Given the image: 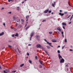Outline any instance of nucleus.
I'll use <instances>...</instances> for the list:
<instances>
[{"label": "nucleus", "mask_w": 73, "mask_h": 73, "mask_svg": "<svg viewBox=\"0 0 73 73\" xmlns=\"http://www.w3.org/2000/svg\"><path fill=\"white\" fill-rule=\"evenodd\" d=\"M64 47H65V46H63L62 47V49H64Z\"/></svg>", "instance_id": "obj_27"}, {"label": "nucleus", "mask_w": 73, "mask_h": 73, "mask_svg": "<svg viewBox=\"0 0 73 73\" xmlns=\"http://www.w3.org/2000/svg\"><path fill=\"white\" fill-rule=\"evenodd\" d=\"M39 62L40 63V64H41L42 65V64H42V62H41V61H39Z\"/></svg>", "instance_id": "obj_22"}, {"label": "nucleus", "mask_w": 73, "mask_h": 73, "mask_svg": "<svg viewBox=\"0 0 73 73\" xmlns=\"http://www.w3.org/2000/svg\"><path fill=\"white\" fill-rule=\"evenodd\" d=\"M5 48V47H3L2 48V49H4Z\"/></svg>", "instance_id": "obj_62"}, {"label": "nucleus", "mask_w": 73, "mask_h": 73, "mask_svg": "<svg viewBox=\"0 0 73 73\" xmlns=\"http://www.w3.org/2000/svg\"><path fill=\"white\" fill-rule=\"evenodd\" d=\"M71 23H72V22H70V23H69V24H71Z\"/></svg>", "instance_id": "obj_45"}, {"label": "nucleus", "mask_w": 73, "mask_h": 73, "mask_svg": "<svg viewBox=\"0 0 73 73\" xmlns=\"http://www.w3.org/2000/svg\"><path fill=\"white\" fill-rule=\"evenodd\" d=\"M15 36H16V37H18L19 34L17 33H16V34L15 35Z\"/></svg>", "instance_id": "obj_14"}, {"label": "nucleus", "mask_w": 73, "mask_h": 73, "mask_svg": "<svg viewBox=\"0 0 73 73\" xmlns=\"http://www.w3.org/2000/svg\"><path fill=\"white\" fill-rule=\"evenodd\" d=\"M42 66L41 65H40L39 66V68H42Z\"/></svg>", "instance_id": "obj_20"}, {"label": "nucleus", "mask_w": 73, "mask_h": 73, "mask_svg": "<svg viewBox=\"0 0 73 73\" xmlns=\"http://www.w3.org/2000/svg\"><path fill=\"white\" fill-rule=\"evenodd\" d=\"M3 25H4V27H5V23H3Z\"/></svg>", "instance_id": "obj_32"}, {"label": "nucleus", "mask_w": 73, "mask_h": 73, "mask_svg": "<svg viewBox=\"0 0 73 73\" xmlns=\"http://www.w3.org/2000/svg\"><path fill=\"white\" fill-rule=\"evenodd\" d=\"M20 27L21 28V27H22V25H20Z\"/></svg>", "instance_id": "obj_47"}, {"label": "nucleus", "mask_w": 73, "mask_h": 73, "mask_svg": "<svg viewBox=\"0 0 73 73\" xmlns=\"http://www.w3.org/2000/svg\"><path fill=\"white\" fill-rule=\"evenodd\" d=\"M12 37H15V35H12Z\"/></svg>", "instance_id": "obj_41"}, {"label": "nucleus", "mask_w": 73, "mask_h": 73, "mask_svg": "<svg viewBox=\"0 0 73 73\" xmlns=\"http://www.w3.org/2000/svg\"><path fill=\"white\" fill-rule=\"evenodd\" d=\"M52 42H56V40L55 39H52Z\"/></svg>", "instance_id": "obj_12"}, {"label": "nucleus", "mask_w": 73, "mask_h": 73, "mask_svg": "<svg viewBox=\"0 0 73 73\" xmlns=\"http://www.w3.org/2000/svg\"><path fill=\"white\" fill-rule=\"evenodd\" d=\"M8 47H9V48H11V47H12V46H11L10 45H8Z\"/></svg>", "instance_id": "obj_26"}, {"label": "nucleus", "mask_w": 73, "mask_h": 73, "mask_svg": "<svg viewBox=\"0 0 73 73\" xmlns=\"http://www.w3.org/2000/svg\"><path fill=\"white\" fill-rule=\"evenodd\" d=\"M6 71L7 72H9V70H6Z\"/></svg>", "instance_id": "obj_18"}, {"label": "nucleus", "mask_w": 73, "mask_h": 73, "mask_svg": "<svg viewBox=\"0 0 73 73\" xmlns=\"http://www.w3.org/2000/svg\"><path fill=\"white\" fill-rule=\"evenodd\" d=\"M31 38H32V37H31L30 39V41H31Z\"/></svg>", "instance_id": "obj_48"}, {"label": "nucleus", "mask_w": 73, "mask_h": 73, "mask_svg": "<svg viewBox=\"0 0 73 73\" xmlns=\"http://www.w3.org/2000/svg\"><path fill=\"white\" fill-rule=\"evenodd\" d=\"M9 13L10 14H11V13H12V12H9Z\"/></svg>", "instance_id": "obj_53"}, {"label": "nucleus", "mask_w": 73, "mask_h": 73, "mask_svg": "<svg viewBox=\"0 0 73 73\" xmlns=\"http://www.w3.org/2000/svg\"><path fill=\"white\" fill-rule=\"evenodd\" d=\"M24 3V1H23V2H22V4H23V3Z\"/></svg>", "instance_id": "obj_52"}, {"label": "nucleus", "mask_w": 73, "mask_h": 73, "mask_svg": "<svg viewBox=\"0 0 73 73\" xmlns=\"http://www.w3.org/2000/svg\"><path fill=\"white\" fill-rule=\"evenodd\" d=\"M62 36L63 37H64V34H62Z\"/></svg>", "instance_id": "obj_59"}, {"label": "nucleus", "mask_w": 73, "mask_h": 73, "mask_svg": "<svg viewBox=\"0 0 73 73\" xmlns=\"http://www.w3.org/2000/svg\"><path fill=\"white\" fill-rule=\"evenodd\" d=\"M52 11H48V13H51Z\"/></svg>", "instance_id": "obj_31"}, {"label": "nucleus", "mask_w": 73, "mask_h": 73, "mask_svg": "<svg viewBox=\"0 0 73 73\" xmlns=\"http://www.w3.org/2000/svg\"><path fill=\"white\" fill-rule=\"evenodd\" d=\"M49 34H50V35H51L52 34V32H49Z\"/></svg>", "instance_id": "obj_19"}, {"label": "nucleus", "mask_w": 73, "mask_h": 73, "mask_svg": "<svg viewBox=\"0 0 73 73\" xmlns=\"http://www.w3.org/2000/svg\"><path fill=\"white\" fill-rule=\"evenodd\" d=\"M72 18H73V16H72L71 18V19H72Z\"/></svg>", "instance_id": "obj_60"}, {"label": "nucleus", "mask_w": 73, "mask_h": 73, "mask_svg": "<svg viewBox=\"0 0 73 73\" xmlns=\"http://www.w3.org/2000/svg\"><path fill=\"white\" fill-rule=\"evenodd\" d=\"M27 24H26L25 26V27H27Z\"/></svg>", "instance_id": "obj_61"}, {"label": "nucleus", "mask_w": 73, "mask_h": 73, "mask_svg": "<svg viewBox=\"0 0 73 73\" xmlns=\"http://www.w3.org/2000/svg\"><path fill=\"white\" fill-rule=\"evenodd\" d=\"M4 34V32H2L1 33H0V36H3V35Z\"/></svg>", "instance_id": "obj_11"}, {"label": "nucleus", "mask_w": 73, "mask_h": 73, "mask_svg": "<svg viewBox=\"0 0 73 73\" xmlns=\"http://www.w3.org/2000/svg\"><path fill=\"white\" fill-rule=\"evenodd\" d=\"M68 4L70 6V2H68Z\"/></svg>", "instance_id": "obj_46"}, {"label": "nucleus", "mask_w": 73, "mask_h": 73, "mask_svg": "<svg viewBox=\"0 0 73 73\" xmlns=\"http://www.w3.org/2000/svg\"><path fill=\"white\" fill-rule=\"evenodd\" d=\"M70 51H73V50L72 49H70Z\"/></svg>", "instance_id": "obj_43"}, {"label": "nucleus", "mask_w": 73, "mask_h": 73, "mask_svg": "<svg viewBox=\"0 0 73 73\" xmlns=\"http://www.w3.org/2000/svg\"><path fill=\"white\" fill-rule=\"evenodd\" d=\"M65 42H67V40H66V39H65Z\"/></svg>", "instance_id": "obj_29"}, {"label": "nucleus", "mask_w": 73, "mask_h": 73, "mask_svg": "<svg viewBox=\"0 0 73 73\" xmlns=\"http://www.w3.org/2000/svg\"><path fill=\"white\" fill-rule=\"evenodd\" d=\"M60 12H62V10H60Z\"/></svg>", "instance_id": "obj_55"}, {"label": "nucleus", "mask_w": 73, "mask_h": 73, "mask_svg": "<svg viewBox=\"0 0 73 73\" xmlns=\"http://www.w3.org/2000/svg\"><path fill=\"white\" fill-rule=\"evenodd\" d=\"M13 73H15V72H16V71H12V72L13 73Z\"/></svg>", "instance_id": "obj_25"}, {"label": "nucleus", "mask_w": 73, "mask_h": 73, "mask_svg": "<svg viewBox=\"0 0 73 73\" xmlns=\"http://www.w3.org/2000/svg\"><path fill=\"white\" fill-rule=\"evenodd\" d=\"M13 18L14 19V20H15L16 19V17H13Z\"/></svg>", "instance_id": "obj_33"}, {"label": "nucleus", "mask_w": 73, "mask_h": 73, "mask_svg": "<svg viewBox=\"0 0 73 73\" xmlns=\"http://www.w3.org/2000/svg\"><path fill=\"white\" fill-rule=\"evenodd\" d=\"M68 13L67 12H65L64 13H65V14H66Z\"/></svg>", "instance_id": "obj_40"}, {"label": "nucleus", "mask_w": 73, "mask_h": 73, "mask_svg": "<svg viewBox=\"0 0 73 73\" xmlns=\"http://www.w3.org/2000/svg\"><path fill=\"white\" fill-rule=\"evenodd\" d=\"M20 19H19L18 22H19V23H20Z\"/></svg>", "instance_id": "obj_49"}, {"label": "nucleus", "mask_w": 73, "mask_h": 73, "mask_svg": "<svg viewBox=\"0 0 73 73\" xmlns=\"http://www.w3.org/2000/svg\"><path fill=\"white\" fill-rule=\"evenodd\" d=\"M36 38H37V37H40V36H39L38 35H36Z\"/></svg>", "instance_id": "obj_21"}, {"label": "nucleus", "mask_w": 73, "mask_h": 73, "mask_svg": "<svg viewBox=\"0 0 73 73\" xmlns=\"http://www.w3.org/2000/svg\"><path fill=\"white\" fill-rule=\"evenodd\" d=\"M63 25H66V24L65 23H63L62 24Z\"/></svg>", "instance_id": "obj_16"}, {"label": "nucleus", "mask_w": 73, "mask_h": 73, "mask_svg": "<svg viewBox=\"0 0 73 73\" xmlns=\"http://www.w3.org/2000/svg\"><path fill=\"white\" fill-rule=\"evenodd\" d=\"M45 52L46 53V54H48V52H47V51H45Z\"/></svg>", "instance_id": "obj_35"}, {"label": "nucleus", "mask_w": 73, "mask_h": 73, "mask_svg": "<svg viewBox=\"0 0 73 73\" xmlns=\"http://www.w3.org/2000/svg\"><path fill=\"white\" fill-rule=\"evenodd\" d=\"M58 57L60 60H61V58H62V56H61L60 55V54H58Z\"/></svg>", "instance_id": "obj_6"}, {"label": "nucleus", "mask_w": 73, "mask_h": 73, "mask_svg": "<svg viewBox=\"0 0 73 73\" xmlns=\"http://www.w3.org/2000/svg\"><path fill=\"white\" fill-rule=\"evenodd\" d=\"M59 14V15H60L61 16H64V14L61 13H60Z\"/></svg>", "instance_id": "obj_8"}, {"label": "nucleus", "mask_w": 73, "mask_h": 73, "mask_svg": "<svg viewBox=\"0 0 73 73\" xmlns=\"http://www.w3.org/2000/svg\"><path fill=\"white\" fill-rule=\"evenodd\" d=\"M51 14H52V15H53V13L52 12V13H51Z\"/></svg>", "instance_id": "obj_63"}, {"label": "nucleus", "mask_w": 73, "mask_h": 73, "mask_svg": "<svg viewBox=\"0 0 73 73\" xmlns=\"http://www.w3.org/2000/svg\"><path fill=\"white\" fill-rule=\"evenodd\" d=\"M28 45V46H31V44H29Z\"/></svg>", "instance_id": "obj_42"}, {"label": "nucleus", "mask_w": 73, "mask_h": 73, "mask_svg": "<svg viewBox=\"0 0 73 73\" xmlns=\"http://www.w3.org/2000/svg\"><path fill=\"white\" fill-rule=\"evenodd\" d=\"M63 28L64 29H65V27H64V26H63Z\"/></svg>", "instance_id": "obj_39"}, {"label": "nucleus", "mask_w": 73, "mask_h": 73, "mask_svg": "<svg viewBox=\"0 0 73 73\" xmlns=\"http://www.w3.org/2000/svg\"><path fill=\"white\" fill-rule=\"evenodd\" d=\"M24 65V64H23L20 65V67H23Z\"/></svg>", "instance_id": "obj_15"}, {"label": "nucleus", "mask_w": 73, "mask_h": 73, "mask_svg": "<svg viewBox=\"0 0 73 73\" xmlns=\"http://www.w3.org/2000/svg\"><path fill=\"white\" fill-rule=\"evenodd\" d=\"M58 48H60V46H58Z\"/></svg>", "instance_id": "obj_58"}, {"label": "nucleus", "mask_w": 73, "mask_h": 73, "mask_svg": "<svg viewBox=\"0 0 73 73\" xmlns=\"http://www.w3.org/2000/svg\"><path fill=\"white\" fill-rule=\"evenodd\" d=\"M29 17V16L28 15H27L26 16V21H28V18Z\"/></svg>", "instance_id": "obj_5"}, {"label": "nucleus", "mask_w": 73, "mask_h": 73, "mask_svg": "<svg viewBox=\"0 0 73 73\" xmlns=\"http://www.w3.org/2000/svg\"><path fill=\"white\" fill-rule=\"evenodd\" d=\"M9 42H12V41H11V40H9Z\"/></svg>", "instance_id": "obj_50"}, {"label": "nucleus", "mask_w": 73, "mask_h": 73, "mask_svg": "<svg viewBox=\"0 0 73 73\" xmlns=\"http://www.w3.org/2000/svg\"><path fill=\"white\" fill-rule=\"evenodd\" d=\"M35 33L34 32H33L31 33V37H32L33 36V35H34Z\"/></svg>", "instance_id": "obj_4"}, {"label": "nucleus", "mask_w": 73, "mask_h": 73, "mask_svg": "<svg viewBox=\"0 0 73 73\" xmlns=\"http://www.w3.org/2000/svg\"><path fill=\"white\" fill-rule=\"evenodd\" d=\"M21 21L22 22H24V19H21Z\"/></svg>", "instance_id": "obj_36"}, {"label": "nucleus", "mask_w": 73, "mask_h": 73, "mask_svg": "<svg viewBox=\"0 0 73 73\" xmlns=\"http://www.w3.org/2000/svg\"><path fill=\"white\" fill-rule=\"evenodd\" d=\"M45 21H46V20H44L42 21V22H45Z\"/></svg>", "instance_id": "obj_30"}, {"label": "nucleus", "mask_w": 73, "mask_h": 73, "mask_svg": "<svg viewBox=\"0 0 73 73\" xmlns=\"http://www.w3.org/2000/svg\"><path fill=\"white\" fill-rule=\"evenodd\" d=\"M66 66H68V64H66Z\"/></svg>", "instance_id": "obj_56"}, {"label": "nucleus", "mask_w": 73, "mask_h": 73, "mask_svg": "<svg viewBox=\"0 0 73 73\" xmlns=\"http://www.w3.org/2000/svg\"><path fill=\"white\" fill-rule=\"evenodd\" d=\"M54 4L52 3V7H54L55 6H54V5L56 4V2H55L54 1Z\"/></svg>", "instance_id": "obj_9"}, {"label": "nucleus", "mask_w": 73, "mask_h": 73, "mask_svg": "<svg viewBox=\"0 0 73 73\" xmlns=\"http://www.w3.org/2000/svg\"><path fill=\"white\" fill-rule=\"evenodd\" d=\"M36 47L37 48H41V45H40V44H38L36 45Z\"/></svg>", "instance_id": "obj_3"}, {"label": "nucleus", "mask_w": 73, "mask_h": 73, "mask_svg": "<svg viewBox=\"0 0 73 73\" xmlns=\"http://www.w3.org/2000/svg\"><path fill=\"white\" fill-rule=\"evenodd\" d=\"M61 33H62V35H63V34H64V32H63L62 31V32H61Z\"/></svg>", "instance_id": "obj_38"}, {"label": "nucleus", "mask_w": 73, "mask_h": 73, "mask_svg": "<svg viewBox=\"0 0 73 73\" xmlns=\"http://www.w3.org/2000/svg\"><path fill=\"white\" fill-rule=\"evenodd\" d=\"M49 9H48L47 10L44 11V13H47V12H48L49 11Z\"/></svg>", "instance_id": "obj_10"}, {"label": "nucleus", "mask_w": 73, "mask_h": 73, "mask_svg": "<svg viewBox=\"0 0 73 73\" xmlns=\"http://www.w3.org/2000/svg\"><path fill=\"white\" fill-rule=\"evenodd\" d=\"M18 9H17L18 10V11H19V7H17Z\"/></svg>", "instance_id": "obj_34"}, {"label": "nucleus", "mask_w": 73, "mask_h": 73, "mask_svg": "<svg viewBox=\"0 0 73 73\" xmlns=\"http://www.w3.org/2000/svg\"><path fill=\"white\" fill-rule=\"evenodd\" d=\"M57 52L58 53H60V50H58Z\"/></svg>", "instance_id": "obj_23"}, {"label": "nucleus", "mask_w": 73, "mask_h": 73, "mask_svg": "<svg viewBox=\"0 0 73 73\" xmlns=\"http://www.w3.org/2000/svg\"><path fill=\"white\" fill-rule=\"evenodd\" d=\"M47 47L48 49H50V47L49 46H47Z\"/></svg>", "instance_id": "obj_24"}, {"label": "nucleus", "mask_w": 73, "mask_h": 73, "mask_svg": "<svg viewBox=\"0 0 73 73\" xmlns=\"http://www.w3.org/2000/svg\"><path fill=\"white\" fill-rule=\"evenodd\" d=\"M29 63H30V64H32V61H31L30 60H29Z\"/></svg>", "instance_id": "obj_17"}, {"label": "nucleus", "mask_w": 73, "mask_h": 73, "mask_svg": "<svg viewBox=\"0 0 73 73\" xmlns=\"http://www.w3.org/2000/svg\"><path fill=\"white\" fill-rule=\"evenodd\" d=\"M65 61L64 59L63 58H62V59L60 60V63H63Z\"/></svg>", "instance_id": "obj_2"}, {"label": "nucleus", "mask_w": 73, "mask_h": 73, "mask_svg": "<svg viewBox=\"0 0 73 73\" xmlns=\"http://www.w3.org/2000/svg\"><path fill=\"white\" fill-rule=\"evenodd\" d=\"M4 8H3L1 9H4Z\"/></svg>", "instance_id": "obj_64"}, {"label": "nucleus", "mask_w": 73, "mask_h": 73, "mask_svg": "<svg viewBox=\"0 0 73 73\" xmlns=\"http://www.w3.org/2000/svg\"><path fill=\"white\" fill-rule=\"evenodd\" d=\"M27 55L28 56H29V54L28 53V52L27 53Z\"/></svg>", "instance_id": "obj_37"}, {"label": "nucleus", "mask_w": 73, "mask_h": 73, "mask_svg": "<svg viewBox=\"0 0 73 73\" xmlns=\"http://www.w3.org/2000/svg\"><path fill=\"white\" fill-rule=\"evenodd\" d=\"M9 2H11V0H8V1Z\"/></svg>", "instance_id": "obj_51"}, {"label": "nucleus", "mask_w": 73, "mask_h": 73, "mask_svg": "<svg viewBox=\"0 0 73 73\" xmlns=\"http://www.w3.org/2000/svg\"><path fill=\"white\" fill-rule=\"evenodd\" d=\"M57 32H58V33L59 34H60V32H59V31H57Z\"/></svg>", "instance_id": "obj_57"}, {"label": "nucleus", "mask_w": 73, "mask_h": 73, "mask_svg": "<svg viewBox=\"0 0 73 73\" xmlns=\"http://www.w3.org/2000/svg\"><path fill=\"white\" fill-rule=\"evenodd\" d=\"M44 41H45L46 42L47 44H49L50 46H51L52 47H53V46H52L51 45H52V43H50L49 42L47 41V40H46V39H44Z\"/></svg>", "instance_id": "obj_1"}, {"label": "nucleus", "mask_w": 73, "mask_h": 73, "mask_svg": "<svg viewBox=\"0 0 73 73\" xmlns=\"http://www.w3.org/2000/svg\"><path fill=\"white\" fill-rule=\"evenodd\" d=\"M18 51H19V53H20V52H21V51H20L19 49H18Z\"/></svg>", "instance_id": "obj_44"}, {"label": "nucleus", "mask_w": 73, "mask_h": 73, "mask_svg": "<svg viewBox=\"0 0 73 73\" xmlns=\"http://www.w3.org/2000/svg\"><path fill=\"white\" fill-rule=\"evenodd\" d=\"M29 27H30V26H29L28 27H27L26 29L25 30L26 31H27L28 29H29Z\"/></svg>", "instance_id": "obj_13"}, {"label": "nucleus", "mask_w": 73, "mask_h": 73, "mask_svg": "<svg viewBox=\"0 0 73 73\" xmlns=\"http://www.w3.org/2000/svg\"><path fill=\"white\" fill-rule=\"evenodd\" d=\"M57 30L58 31H59V32H61V29H60V27L57 28Z\"/></svg>", "instance_id": "obj_7"}, {"label": "nucleus", "mask_w": 73, "mask_h": 73, "mask_svg": "<svg viewBox=\"0 0 73 73\" xmlns=\"http://www.w3.org/2000/svg\"><path fill=\"white\" fill-rule=\"evenodd\" d=\"M37 56H35V59H37Z\"/></svg>", "instance_id": "obj_54"}, {"label": "nucleus", "mask_w": 73, "mask_h": 73, "mask_svg": "<svg viewBox=\"0 0 73 73\" xmlns=\"http://www.w3.org/2000/svg\"><path fill=\"white\" fill-rule=\"evenodd\" d=\"M70 16H71V15H70L69 16H68V17L67 18V19H68V18H69L70 17Z\"/></svg>", "instance_id": "obj_28"}]
</instances>
